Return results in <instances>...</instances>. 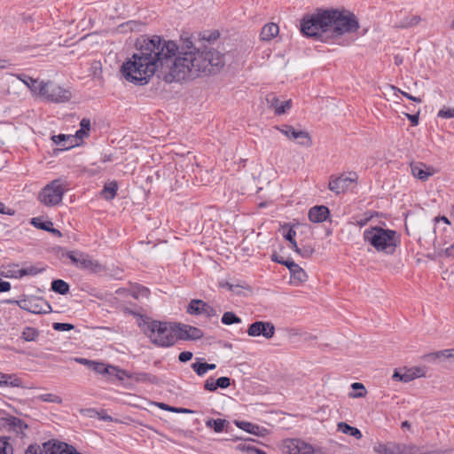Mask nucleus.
Returning a JSON list of instances; mask_svg holds the SVG:
<instances>
[{
    "label": "nucleus",
    "mask_w": 454,
    "mask_h": 454,
    "mask_svg": "<svg viewBox=\"0 0 454 454\" xmlns=\"http://www.w3.org/2000/svg\"><path fill=\"white\" fill-rule=\"evenodd\" d=\"M117 190L118 185L116 182H110L105 184L104 189L102 190V194L105 199L111 200L115 197Z\"/></svg>",
    "instance_id": "30"
},
{
    "label": "nucleus",
    "mask_w": 454,
    "mask_h": 454,
    "mask_svg": "<svg viewBox=\"0 0 454 454\" xmlns=\"http://www.w3.org/2000/svg\"><path fill=\"white\" fill-rule=\"evenodd\" d=\"M438 116L444 119L454 118V108H443L438 112Z\"/></svg>",
    "instance_id": "48"
},
{
    "label": "nucleus",
    "mask_w": 454,
    "mask_h": 454,
    "mask_svg": "<svg viewBox=\"0 0 454 454\" xmlns=\"http://www.w3.org/2000/svg\"><path fill=\"white\" fill-rule=\"evenodd\" d=\"M21 380L15 374H6L0 372V387H20Z\"/></svg>",
    "instance_id": "22"
},
{
    "label": "nucleus",
    "mask_w": 454,
    "mask_h": 454,
    "mask_svg": "<svg viewBox=\"0 0 454 454\" xmlns=\"http://www.w3.org/2000/svg\"><path fill=\"white\" fill-rule=\"evenodd\" d=\"M358 28L357 19L346 10H317L306 15L301 23L303 35L324 42L356 32Z\"/></svg>",
    "instance_id": "2"
},
{
    "label": "nucleus",
    "mask_w": 454,
    "mask_h": 454,
    "mask_svg": "<svg viewBox=\"0 0 454 454\" xmlns=\"http://www.w3.org/2000/svg\"><path fill=\"white\" fill-rule=\"evenodd\" d=\"M407 448L408 445L389 442L374 445L373 450L377 454H406Z\"/></svg>",
    "instance_id": "16"
},
{
    "label": "nucleus",
    "mask_w": 454,
    "mask_h": 454,
    "mask_svg": "<svg viewBox=\"0 0 454 454\" xmlns=\"http://www.w3.org/2000/svg\"><path fill=\"white\" fill-rule=\"evenodd\" d=\"M67 257L70 259L74 265L81 270H87L92 273H99L105 270V267L88 254L80 251H71L67 254Z\"/></svg>",
    "instance_id": "7"
},
{
    "label": "nucleus",
    "mask_w": 454,
    "mask_h": 454,
    "mask_svg": "<svg viewBox=\"0 0 454 454\" xmlns=\"http://www.w3.org/2000/svg\"><path fill=\"white\" fill-rule=\"evenodd\" d=\"M44 268L39 265H27L21 269V278L26 276H36L42 273Z\"/></svg>",
    "instance_id": "33"
},
{
    "label": "nucleus",
    "mask_w": 454,
    "mask_h": 454,
    "mask_svg": "<svg viewBox=\"0 0 454 454\" xmlns=\"http://www.w3.org/2000/svg\"><path fill=\"white\" fill-rule=\"evenodd\" d=\"M226 424L225 419H208L206 421V426L207 427H212L215 433H221L223 431Z\"/></svg>",
    "instance_id": "35"
},
{
    "label": "nucleus",
    "mask_w": 454,
    "mask_h": 454,
    "mask_svg": "<svg viewBox=\"0 0 454 454\" xmlns=\"http://www.w3.org/2000/svg\"><path fill=\"white\" fill-rule=\"evenodd\" d=\"M75 136L78 137V138H82L84 137H87L88 136V132L84 129H80L79 130L76 131L75 133Z\"/></svg>",
    "instance_id": "64"
},
{
    "label": "nucleus",
    "mask_w": 454,
    "mask_h": 454,
    "mask_svg": "<svg viewBox=\"0 0 454 454\" xmlns=\"http://www.w3.org/2000/svg\"><path fill=\"white\" fill-rule=\"evenodd\" d=\"M272 260L274 262H278L280 264H283V265L286 266L287 269H291L292 267L293 268H296V263L293 260L278 261V257H277V256H273Z\"/></svg>",
    "instance_id": "52"
},
{
    "label": "nucleus",
    "mask_w": 454,
    "mask_h": 454,
    "mask_svg": "<svg viewBox=\"0 0 454 454\" xmlns=\"http://www.w3.org/2000/svg\"><path fill=\"white\" fill-rule=\"evenodd\" d=\"M247 333L251 337L262 336L269 340L275 334V326L268 321H256L249 325Z\"/></svg>",
    "instance_id": "12"
},
{
    "label": "nucleus",
    "mask_w": 454,
    "mask_h": 454,
    "mask_svg": "<svg viewBox=\"0 0 454 454\" xmlns=\"http://www.w3.org/2000/svg\"><path fill=\"white\" fill-rule=\"evenodd\" d=\"M356 173H350L348 176L341 175L338 177L332 176L329 181L328 188L336 194L344 192L351 188L356 181Z\"/></svg>",
    "instance_id": "11"
},
{
    "label": "nucleus",
    "mask_w": 454,
    "mask_h": 454,
    "mask_svg": "<svg viewBox=\"0 0 454 454\" xmlns=\"http://www.w3.org/2000/svg\"><path fill=\"white\" fill-rule=\"evenodd\" d=\"M363 239L368 247L378 253L393 254L400 245V235L395 230L379 225L366 228L363 232Z\"/></svg>",
    "instance_id": "3"
},
{
    "label": "nucleus",
    "mask_w": 454,
    "mask_h": 454,
    "mask_svg": "<svg viewBox=\"0 0 454 454\" xmlns=\"http://www.w3.org/2000/svg\"><path fill=\"white\" fill-rule=\"evenodd\" d=\"M159 406L164 411H177L176 408L168 406V404L165 403H160Z\"/></svg>",
    "instance_id": "62"
},
{
    "label": "nucleus",
    "mask_w": 454,
    "mask_h": 454,
    "mask_svg": "<svg viewBox=\"0 0 454 454\" xmlns=\"http://www.w3.org/2000/svg\"><path fill=\"white\" fill-rule=\"evenodd\" d=\"M106 374L120 380L129 378V373L126 371L112 365H109L108 372H106Z\"/></svg>",
    "instance_id": "36"
},
{
    "label": "nucleus",
    "mask_w": 454,
    "mask_h": 454,
    "mask_svg": "<svg viewBox=\"0 0 454 454\" xmlns=\"http://www.w3.org/2000/svg\"><path fill=\"white\" fill-rule=\"evenodd\" d=\"M130 294L136 299H138L141 297L147 298L149 296L150 291L145 286H143L140 285H135V286H132V287L130 289Z\"/></svg>",
    "instance_id": "34"
},
{
    "label": "nucleus",
    "mask_w": 454,
    "mask_h": 454,
    "mask_svg": "<svg viewBox=\"0 0 454 454\" xmlns=\"http://www.w3.org/2000/svg\"><path fill=\"white\" fill-rule=\"evenodd\" d=\"M187 312L191 315H205L207 317L216 315L215 309L202 300H192L187 307Z\"/></svg>",
    "instance_id": "13"
},
{
    "label": "nucleus",
    "mask_w": 454,
    "mask_h": 454,
    "mask_svg": "<svg viewBox=\"0 0 454 454\" xmlns=\"http://www.w3.org/2000/svg\"><path fill=\"white\" fill-rule=\"evenodd\" d=\"M293 250L304 258L311 256L314 253V248L311 246H304L302 247L297 246V248H294Z\"/></svg>",
    "instance_id": "41"
},
{
    "label": "nucleus",
    "mask_w": 454,
    "mask_h": 454,
    "mask_svg": "<svg viewBox=\"0 0 454 454\" xmlns=\"http://www.w3.org/2000/svg\"><path fill=\"white\" fill-rule=\"evenodd\" d=\"M283 454H314V447L301 439H286L281 445Z\"/></svg>",
    "instance_id": "9"
},
{
    "label": "nucleus",
    "mask_w": 454,
    "mask_h": 454,
    "mask_svg": "<svg viewBox=\"0 0 454 454\" xmlns=\"http://www.w3.org/2000/svg\"><path fill=\"white\" fill-rule=\"evenodd\" d=\"M406 117L408 118V120L411 122V124L413 126L418 125V123H419V114H407Z\"/></svg>",
    "instance_id": "57"
},
{
    "label": "nucleus",
    "mask_w": 454,
    "mask_h": 454,
    "mask_svg": "<svg viewBox=\"0 0 454 454\" xmlns=\"http://www.w3.org/2000/svg\"><path fill=\"white\" fill-rule=\"evenodd\" d=\"M421 20L420 16L419 15H408L403 19L400 20L395 27L399 28H410L416 25H418Z\"/></svg>",
    "instance_id": "23"
},
{
    "label": "nucleus",
    "mask_w": 454,
    "mask_h": 454,
    "mask_svg": "<svg viewBox=\"0 0 454 454\" xmlns=\"http://www.w3.org/2000/svg\"><path fill=\"white\" fill-rule=\"evenodd\" d=\"M444 254L448 257L454 256V243L444 250Z\"/></svg>",
    "instance_id": "59"
},
{
    "label": "nucleus",
    "mask_w": 454,
    "mask_h": 454,
    "mask_svg": "<svg viewBox=\"0 0 454 454\" xmlns=\"http://www.w3.org/2000/svg\"><path fill=\"white\" fill-rule=\"evenodd\" d=\"M276 129L289 139L295 140L301 145L309 147L312 144L309 134L305 130H297L290 125H283Z\"/></svg>",
    "instance_id": "10"
},
{
    "label": "nucleus",
    "mask_w": 454,
    "mask_h": 454,
    "mask_svg": "<svg viewBox=\"0 0 454 454\" xmlns=\"http://www.w3.org/2000/svg\"><path fill=\"white\" fill-rule=\"evenodd\" d=\"M392 379L394 380L403 381V373L400 372L395 371L394 374L392 375Z\"/></svg>",
    "instance_id": "63"
},
{
    "label": "nucleus",
    "mask_w": 454,
    "mask_h": 454,
    "mask_svg": "<svg viewBox=\"0 0 454 454\" xmlns=\"http://www.w3.org/2000/svg\"><path fill=\"white\" fill-rule=\"evenodd\" d=\"M187 48L175 57L178 51L176 43L166 42L158 35L145 39L137 51L121 65L122 76L135 85H145L160 66H167L168 72L164 74V81L178 82L200 74L216 72L224 65L223 55L213 48Z\"/></svg>",
    "instance_id": "1"
},
{
    "label": "nucleus",
    "mask_w": 454,
    "mask_h": 454,
    "mask_svg": "<svg viewBox=\"0 0 454 454\" xmlns=\"http://www.w3.org/2000/svg\"><path fill=\"white\" fill-rule=\"evenodd\" d=\"M351 387L353 389H361L362 390L361 392L355 394L354 397H362L365 395V389L362 383L355 382L351 385Z\"/></svg>",
    "instance_id": "53"
},
{
    "label": "nucleus",
    "mask_w": 454,
    "mask_h": 454,
    "mask_svg": "<svg viewBox=\"0 0 454 454\" xmlns=\"http://www.w3.org/2000/svg\"><path fill=\"white\" fill-rule=\"evenodd\" d=\"M51 290L64 295L69 292V285L62 279H56L51 282Z\"/></svg>",
    "instance_id": "29"
},
{
    "label": "nucleus",
    "mask_w": 454,
    "mask_h": 454,
    "mask_svg": "<svg viewBox=\"0 0 454 454\" xmlns=\"http://www.w3.org/2000/svg\"><path fill=\"white\" fill-rule=\"evenodd\" d=\"M37 398L43 402H47V403H62V399L60 396L51 394V393L40 395H38Z\"/></svg>",
    "instance_id": "39"
},
{
    "label": "nucleus",
    "mask_w": 454,
    "mask_h": 454,
    "mask_svg": "<svg viewBox=\"0 0 454 454\" xmlns=\"http://www.w3.org/2000/svg\"><path fill=\"white\" fill-rule=\"evenodd\" d=\"M4 425L17 434H24V431L27 428V425L20 419L13 416H8L3 419Z\"/></svg>",
    "instance_id": "19"
},
{
    "label": "nucleus",
    "mask_w": 454,
    "mask_h": 454,
    "mask_svg": "<svg viewBox=\"0 0 454 454\" xmlns=\"http://www.w3.org/2000/svg\"><path fill=\"white\" fill-rule=\"evenodd\" d=\"M17 77H18V79H20V81L23 82V83L31 90L32 93H33L34 88L32 87L31 83H35L34 85H35V84L41 85V81L33 79L32 77L27 76V75H20V74H18Z\"/></svg>",
    "instance_id": "40"
},
{
    "label": "nucleus",
    "mask_w": 454,
    "mask_h": 454,
    "mask_svg": "<svg viewBox=\"0 0 454 454\" xmlns=\"http://www.w3.org/2000/svg\"><path fill=\"white\" fill-rule=\"evenodd\" d=\"M90 368L98 373L106 374V372H108L109 365H106L103 363L92 361Z\"/></svg>",
    "instance_id": "42"
},
{
    "label": "nucleus",
    "mask_w": 454,
    "mask_h": 454,
    "mask_svg": "<svg viewBox=\"0 0 454 454\" xmlns=\"http://www.w3.org/2000/svg\"><path fill=\"white\" fill-rule=\"evenodd\" d=\"M202 361L203 358L197 357L195 362L191 365L193 372L200 377L204 376L207 372L206 363H203Z\"/></svg>",
    "instance_id": "32"
},
{
    "label": "nucleus",
    "mask_w": 454,
    "mask_h": 454,
    "mask_svg": "<svg viewBox=\"0 0 454 454\" xmlns=\"http://www.w3.org/2000/svg\"><path fill=\"white\" fill-rule=\"evenodd\" d=\"M145 332L154 344L160 347H169L176 341L175 326L165 322L150 321L146 323Z\"/></svg>",
    "instance_id": "5"
},
{
    "label": "nucleus",
    "mask_w": 454,
    "mask_h": 454,
    "mask_svg": "<svg viewBox=\"0 0 454 454\" xmlns=\"http://www.w3.org/2000/svg\"><path fill=\"white\" fill-rule=\"evenodd\" d=\"M68 191V184L64 179H55L46 184L38 194V200L47 207L61 203L64 194Z\"/></svg>",
    "instance_id": "6"
},
{
    "label": "nucleus",
    "mask_w": 454,
    "mask_h": 454,
    "mask_svg": "<svg viewBox=\"0 0 454 454\" xmlns=\"http://www.w3.org/2000/svg\"><path fill=\"white\" fill-rule=\"evenodd\" d=\"M417 377H419V375L416 374L415 372H413L411 371H406L403 373V381L409 382Z\"/></svg>",
    "instance_id": "54"
},
{
    "label": "nucleus",
    "mask_w": 454,
    "mask_h": 454,
    "mask_svg": "<svg viewBox=\"0 0 454 454\" xmlns=\"http://www.w3.org/2000/svg\"><path fill=\"white\" fill-rule=\"evenodd\" d=\"M45 454H82L74 446L63 442H47L43 444Z\"/></svg>",
    "instance_id": "14"
},
{
    "label": "nucleus",
    "mask_w": 454,
    "mask_h": 454,
    "mask_svg": "<svg viewBox=\"0 0 454 454\" xmlns=\"http://www.w3.org/2000/svg\"><path fill=\"white\" fill-rule=\"evenodd\" d=\"M0 454H12V447L5 439L0 438Z\"/></svg>",
    "instance_id": "45"
},
{
    "label": "nucleus",
    "mask_w": 454,
    "mask_h": 454,
    "mask_svg": "<svg viewBox=\"0 0 454 454\" xmlns=\"http://www.w3.org/2000/svg\"><path fill=\"white\" fill-rule=\"evenodd\" d=\"M338 430L345 434H349L356 439L362 438V433L358 428L351 427L345 422H340L338 424Z\"/></svg>",
    "instance_id": "26"
},
{
    "label": "nucleus",
    "mask_w": 454,
    "mask_h": 454,
    "mask_svg": "<svg viewBox=\"0 0 454 454\" xmlns=\"http://www.w3.org/2000/svg\"><path fill=\"white\" fill-rule=\"evenodd\" d=\"M75 361L81 364L89 365L90 367L92 363V361H90L86 358H80V357L75 358Z\"/></svg>",
    "instance_id": "61"
},
{
    "label": "nucleus",
    "mask_w": 454,
    "mask_h": 454,
    "mask_svg": "<svg viewBox=\"0 0 454 454\" xmlns=\"http://www.w3.org/2000/svg\"><path fill=\"white\" fill-rule=\"evenodd\" d=\"M247 450L251 451V452H254L255 454H266V452L261 449H257L255 447H253V446H247Z\"/></svg>",
    "instance_id": "60"
},
{
    "label": "nucleus",
    "mask_w": 454,
    "mask_h": 454,
    "mask_svg": "<svg viewBox=\"0 0 454 454\" xmlns=\"http://www.w3.org/2000/svg\"><path fill=\"white\" fill-rule=\"evenodd\" d=\"M0 275L6 278L20 279L21 278V269H19L18 264L8 265L0 273Z\"/></svg>",
    "instance_id": "25"
},
{
    "label": "nucleus",
    "mask_w": 454,
    "mask_h": 454,
    "mask_svg": "<svg viewBox=\"0 0 454 454\" xmlns=\"http://www.w3.org/2000/svg\"><path fill=\"white\" fill-rule=\"evenodd\" d=\"M52 328L55 331L66 332L74 329V325L67 323H53Z\"/></svg>",
    "instance_id": "46"
},
{
    "label": "nucleus",
    "mask_w": 454,
    "mask_h": 454,
    "mask_svg": "<svg viewBox=\"0 0 454 454\" xmlns=\"http://www.w3.org/2000/svg\"><path fill=\"white\" fill-rule=\"evenodd\" d=\"M11 288H12L11 284L7 281H4L0 278V293L8 292L11 290Z\"/></svg>",
    "instance_id": "56"
},
{
    "label": "nucleus",
    "mask_w": 454,
    "mask_h": 454,
    "mask_svg": "<svg viewBox=\"0 0 454 454\" xmlns=\"http://www.w3.org/2000/svg\"><path fill=\"white\" fill-rule=\"evenodd\" d=\"M204 388L210 392H214L217 389V386L215 385V380L214 378L210 377L206 380L204 382Z\"/></svg>",
    "instance_id": "49"
},
{
    "label": "nucleus",
    "mask_w": 454,
    "mask_h": 454,
    "mask_svg": "<svg viewBox=\"0 0 454 454\" xmlns=\"http://www.w3.org/2000/svg\"><path fill=\"white\" fill-rule=\"evenodd\" d=\"M80 126L82 129H84L87 132H89L90 128V121L87 119H82L80 122Z\"/></svg>",
    "instance_id": "58"
},
{
    "label": "nucleus",
    "mask_w": 454,
    "mask_h": 454,
    "mask_svg": "<svg viewBox=\"0 0 454 454\" xmlns=\"http://www.w3.org/2000/svg\"><path fill=\"white\" fill-rule=\"evenodd\" d=\"M52 140L56 145L61 146L65 150L73 147V140L70 136L59 134L57 136H53Z\"/></svg>",
    "instance_id": "28"
},
{
    "label": "nucleus",
    "mask_w": 454,
    "mask_h": 454,
    "mask_svg": "<svg viewBox=\"0 0 454 454\" xmlns=\"http://www.w3.org/2000/svg\"><path fill=\"white\" fill-rule=\"evenodd\" d=\"M192 353L190 351L181 352L178 356V359L180 362L185 363L192 358Z\"/></svg>",
    "instance_id": "55"
},
{
    "label": "nucleus",
    "mask_w": 454,
    "mask_h": 454,
    "mask_svg": "<svg viewBox=\"0 0 454 454\" xmlns=\"http://www.w3.org/2000/svg\"><path fill=\"white\" fill-rule=\"evenodd\" d=\"M429 356L437 357V358L442 357V356L446 357V358H452V357H454V348L441 350V351L433 353Z\"/></svg>",
    "instance_id": "44"
},
{
    "label": "nucleus",
    "mask_w": 454,
    "mask_h": 454,
    "mask_svg": "<svg viewBox=\"0 0 454 454\" xmlns=\"http://www.w3.org/2000/svg\"><path fill=\"white\" fill-rule=\"evenodd\" d=\"M284 238L290 242V248H297V242L294 238L296 236V231L293 228H287L286 231L283 233Z\"/></svg>",
    "instance_id": "38"
},
{
    "label": "nucleus",
    "mask_w": 454,
    "mask_h": 454,
    "mask_svg": "<svg viewBox=\"0 0 454 454\" xmlns=\"http://www.w3.org/2000/svg\"><path fill=\"white\" fill-rule=\"evenodd\" d=\"M39 336V331L34 327L27 326L21 333V337L25 341H35Z\"/></svg>",
    "instance_id": "31"
},
{
    "label": "nucleus",
    "mask_w": 454,
    "mask_h": 454,
    "mask_svg": "<svg viewBox=\"0 0 454 454\" xmlns=\"http://www.w3.org/2000/svg\"><path fill=\"white\" fill-rule=\"evenodd\" d=\"M236 426L254 435H260L261 434V428L259 426L254 425L253 423L247 422V421H235Z\"/></svg>",
    "instance_id": "27"
},
{
    "label": "nucleus",
    "mask_w": 454,
    "mask_h": 454,
    "mask_svg": "<svg viewBox=\"0 0 454 454\" xmlns=\"http://www.w3.org/2000/svg\"><path fill=\"white\" fill-rule=\"evenodd\" d=\"M329 216V209L325 206H315L309 211V219L313 223H323Z\"/></svg>",
    "instance_id": "20"
},
{
    "label": "nucleus",
    "mask_w": 454,
    "mask_h": 454,
    "mask_svg": "<svg viewBox=\"0 0 454 454\" xmlns=\"http://www.w3.org/2000/svg\"><path fill=\"white\" fill-rule=\"evenodd\" d=\"M411 169L412 176L421 181H427L435 172L432 167H428L422 162L411 164Z\"/></svg>",
    "instance_id": "18"
},
{
    "label": "nucleus",
    "mask_w": 454,
    "mask_h": 454,
    "mask_svg": "<svg viewBox=\"0 0 454 454\" xmlns=\"http://www.w3.org/2000/svg\"><path fill=\"white\" fill-rule=\"evenodd\" d=\"M175 333L176 334V340H198L203 335L200 329L182 324L175 325Z\"/></svg>",
    "instance_id": "15"
},
{
    "label": "nucleus",
    "mask_w": 454,
    "mask_h": 454,
    "mask_svg": "<svg viewBox=\"0 0 454 454\" xmlns=\"http://www.w3.org/2000/svg\"><path fill=\"white\" fill-rule=\"evenodd\" d=\"M32 223L44 231H50L53 223L51 221H42L40 218H33Z\"/></svg>",
    "instance_id": "43"
},
{
    "label": "nucleus",
    "mask_w": 454,
    "mask_h": 454,
    "mask_svg": "<svg viewBox=\"0 0 454 454\" xmlns=\"http://www.w3.org/2000/svg\"><path fill=\"white\" fill-rule=\"evenodd\" d=\"M292 278L299 282H305L308 278V276L307 273L302 269H299V270L294 272Z\"/></svg>",
    "instance_id": "50"
},
{
    "label": "nucleus",
    "mask_w": 454,
    "mask_h": 454,
    "mask_svg": "<svg viewBox=\"0 0 454 454\" xmlns=\"http://www.w3.org/2000/svg\"><path fill=\"white\" fill-rule=\"evenodd\" d=\"M241 319L237 317L233 312L227 311L223 313L222 317V323L226 325H230L232 324H239Z\"/></svg>",
    "instance_id": "37"
},
{
    "label": "nucleus",
    "mask_w": 454,
    "mask_h": 454,
    "mask_svg": "<svg viewBox=\"0 0 454 454\" xmlns=\"http://www.w3.org/2000/svg\"><path fill=\"white\" fill-rule=\"evenodd\" d=\"M215 385L217 388H227L231 386V379L228 377H220L215 380Z\"/></svg>",
    "instance_id": "47"
},
{
    "label": "nucleus",
    "mask_w": 454,
    "mask_h": 454,
    "mask_svg": "<svg viewBox=\"0 0 454 454\" xmlns=\"http://www.w3.org/2000/svg\"><path fill=\"white\" fill-rule=\"evenodd\" d=\"M266 101L268 106L273 109L274 113L278 115L286 113L292 106V101L290 99L281 102L274 94L268 95Z\"/></svg>",
    "instance_id": "17"
},
{
    "label": "nucleus",
    "mask_w": 454,
    "mask_h": 454,
    "mask_svg": "<svg viewBox=\"0 0 454 454\" xmlns=\"http://www.w3.org/2000/svg\"><path fill=\"white\" fill-rule=\"evenodd\" d=\"M8 302L12 303L14 301H9ZM15 302L21 309L32 314H45L51 310V305L45 300L38 297H29Z\"/></svg>",
    "instance_id": "8"
},
{
    "label": "nucleus",
    "mask_w": 454,
    "mask_h": 454,
    "mask_svg": "<svg viewBox=\"0 0 454 454\" xmlns=\"http://www.w3.org/2000/svg\"><path fill=\"white\" fill-rule=\"evenodd\" d=\"M128 379H130L137 382L155 383L157 381L156 376L144 372L129 373Z\"/></svg>",
    "instance_id": "24"
},
{
    "label": "nucleus",
    "mask_w": 454,
    "mask_h": 454,
    "mask_svg": "<svg viewBox=\"0 0 454 454\" xmlns=\"http://www.w3.org/2000/svg\"><path fill=\"white\" fill-rule=\"evenodd\" d=\"M279 32L278 26L275 23L266 24L261 31V39L263 41H270L278 35Z\"/></svg>",
    "instance_id": "21"
},
{
    "label": "nucleus",
    "mask_w": 454,
    "mask_h": 454,
    "mask_svg": "<svg viewBox=\"0 0 454 454\" xmlns=\"http://www.w3.org/2000/svg\"><path fill=\"white\" fill-rule=\"evenodd\" d=\"M31 83L33 95L39 97L41 99L52 103H66L72 98L69 90L61 87L51 81H41V85Z\"/></svg>",
    "instance_id": "4"
},
{
    "label": "nucleus",
    "mask_w": 454,
    "mask_h": 454,
    "mask_svg": "<svg viewBox=\"0 0 454 454\" xmlns=\"http://www.w3.org/2000/svg\"><path fill=\"white\" fill-rule=\"evenodd\" d=\"M223 286H226L229 291L239 294L241 293V290L244 288L243 286L240 285H234L231 283H225Z\"/></svg>",
    "instance_id": "51"
}]
</instances>
